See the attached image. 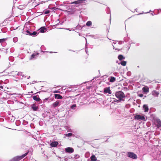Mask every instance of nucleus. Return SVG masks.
<instances>
[{
  "mask_svg": "<svg viewBox=\"0 0 161 161\" xmlns=\"http://www.w3.org/2000/svg\"><path fill=\"white\" fill-rule=\"evenodd\" d=\"M116 97L119 99L115 102H120L124 101L125 98V96L123 92L121 91H119L115 94Z\"/></svg>",
  "mask_w": 161,
  "mask_h": 161,
  "instance_id": "f257e3e1",
  "label": "nucleus"
},
{
  "mask_svg": "<svg viewBox=\"0 0 161 161\" xmlns=\"http://www.w3.org/2000/svg\"><path fill=\"white\" fill-rule=\"evenodd\" d=\"M27 154L28 153H26L20 156H18L15 157L12 159L10 160L9 161H19L25 157Z\"/></svg>",
  "mask_w": 161,
  "mask_h": 161,
  "instance_id": "f03ea898",
  "label": "nucleus"
},
{
  "mask_svg": "<svg viewBox=\"0 0 161 161\" xmlns=\"http://www.w3.org/2000/svg\"><path fill=\"white\" fill-rule=\"evenodd\" d=\"M127 155L128 157L131 158L133 159H136L137 158V155L131 152H128L127 153Z\"/></svg>",
  "mask_w": 161,
  "mask_h": 161,
  "instance_id": "7ed1b4c3",
  "label": "nucleus"
},
{
  "mask_svg": "<svg viewBox=\"0 0 161 161\" xmlns=\"http://www.w3.org/2000/svg\"><path fill=\"white\" fill-rule=\"evenodd\" d=\"M134 119L137 120H141L143 121H146V119H145L144 115H136L135 116Z\"/></svg>",
  "mask_w": 161,
  "mask_h": 161,
  "instance_id": "20e7f679",
  "label": "nucleus"
},
{
  "mask_svg": "<svg viewBox=\"0 0 161 161\" xmlns=\"http://www.w3.org/2000/svg\"><path fill=\"white\" fill-rule=\"evenodd\" d=\"M65 151L69 153H71L74 152V149L71 147H68L65 148Z\"/></svg>",
  "mask_w": 161,
  "mask_h": 161,
  "instance_id": "39448f33",
  "label": "nucleus"
},
{
  "mask_svg": "<svg viewBox=\"0 0 161 161\" xmlns=\"http://www.w3.org/2000/svg\"><path fill=\"white\" fill-rule=\"evenodd\" d=\"M156 125L158 129L161 127V121L160 119H158L156 120Z\"/></svg>",
  "mask_w": 161,
  "mask_h": 161,
  "instance_id": "423d86ee",
  "label": "nucleus"
},
{
  "mask_svg": "<svg viewBox=\"0 0 161 161\" xmlns=\"http://www.w3.org/2000/svg\"><path fill=\"white\" fill-rule=\"evenodd\" d=\"M104 92L105 93H108L109 94L111 93V91L109 87H106L104 89Z\"/></svg>",
  "mask_w": 161,
  "mask_h": 161,
  "instance_id": "0eeeda50",
  "label": "nucleus"
},
{
  "mask_svg": "<svg viewBox=\"0 0 161 161\" xmlns=\"http://www.w3.org/2000/svg\"><path fill=\"white\" fill-rule=\"evenodd\" d=\"M86 0H78L76 1H75L71 3H74L76 4H78L84 2V1H85Z\"/></svg>",
  "mask_w": 161,
  "mask_h": 161,
  "instance_id": "6e6552de",
  "label": "nucleus"
},
{
  "mask_svg": "<svg viewBox=\"0 0 161 161\" xmlns=\"http://www.w3.org/2000/svg\"><path fill=\"white\" fill-rule=\"evenodd\" d=\"M58 144V142L54 141L51 142L50 144V145L52 147H54L57 146Z\"/></svg>",
  "mask_w": 161,
  "mask_h": 161,
  "instance_id": "1a4fd4ad",
  "label": "nucleus"
},
{
  "mask_svg": "<svg viewBox=\"0 0 161 161\" xmlns=\"http://www.w3.org/2000/svg\"><path fill=\"white\" fill-rule=\"evenodd\" d=\"M13 73H12L14 74H16L17 73V75L18 76H23L24 75L23 74V73L21 72H17V71H13L12 72Z\"/></svg>",
  "mask_w": 161,
  "mask_h": 161,
  "instance_id": "9d476101",
  "label": "nucleus"
},
{
  "mask_svg": "<svg viewBox=\"0 0 161 161\" xmlns=\"http://www.w3.org/2000/svg\"><path fill=\"white\" fill-rule=\"evenodd\" d=\"M54 97L56 99H61L63 98L60 95L58 94H55Z\"/></svg>",
  "mask_w": 161,
  "mask_h": 161,
  "instance_id": "9b49d317",
  "label": "nucleus"
},
{
  "mask_svg": "<svg viewBox=\"0 0 161 161\" xmlns=\"http://www.w3.org/2000/svg\"><path fill=\"white\" fill-rule=\"evenodd\" d=\"M144 111L145 112H148V106L146 105H144L143 106Z\"/></svg>",
  "mask_w": 161,
  "mask_h": 161,
  "instance_id": "f8f14e48",
  "label": "nucleus"
},
{
  "mask_svg": "<svg viewBox=\"0 0 161 161\" xmlns=\"http://www.w3.org/2000/svg\"><path fill=\"white\" fill-rule=\"evenodd\" d=\"M59 102L58 101H56L55 102L53 103L52 105L54 108H56L58 106L59 104Z\"/></svg>",
  "mask_w": 161,
  "mask_h": 161,
  "instance_id": "ddd939ff",
  "label": "nucleus"
},
{
  "mask_svg": "<svg viewBox=\"0 0 161 161\" xmlns=\"http://www.w3.org/2000/svg\"><path fill=\"white\" fill-rule=\"evenodd\" d=\"M142 91L143 92L148 93L149 92V88L147 87H144L142 88Z\"/></svg>",
  "mask_w": 161,
  "mask_h": 161,
  "instance_id": "4468645a",
  "label": "nucleus"
},
{
  "mask_svg": "<svg viewBox=\"0 0 161 161\" xmlns=\"http://www.w3.org/2000/svg\"><path fill=\"white\" fill-rule=\"evenodd\" d=\"M91 161H96L97 160V158L94 155H92L90 157Z\"/></svg>",
  "mask_w": 161,
  "mask_h": 161,
  "instance_id": "2eb2a0df",
  "label": "nucleus"
},
{
  "mask_svg": "<svg viewBox=\"0 0 161 161\" xmlns=\"http://www.w3.org/2000/svg\"><path fill=\"white\" fill-rule=\"evenodd\" d=\"M39 30L41 33H44L46 30V28L45 27H42Z\"/></svg>",
  "mask_w": 161,
  "mask_h": 161,
  "instance_id": "dca6fc26",
  "label": "nucleus"
},
{
  "mask_svg": "<svg viewBox=\"0 0 161 161\" xmlns=\"http://www.w3.org/2000/svg\"><path fill=\"white\" fill-rule=\"evenodd\" d=\"M152 95L155 96L157 97L159 95V93L155 91H153L152 92Z\"/></svg>",
  "mask_w": 161,
  "mask_h": 161,
  "instance_id": "f3484780",
  "label": "nucleus"
},
{
  "mask_svg": "<svg viewBox=\"0 0 161 161\" xmlns=\"http://www.w3.org/2000/svg\"><path fill=\"white\" fill-rule=\"evenodd\" d=\"M33 98L34 100L37 102H38L40 100V98L36 96H33Z\"/></svg>",
  "mask_w": 161,
  "mask_h": 161,
  "instance_id": "a211bd4d",
  "label": "nucleus"
},
{
  "mask_svg": "<svg viewBox=\"0 0 161 161\" xmlns=\"http://www.w3.org/2000/svg\"><path fill=\"white\" fill-rule=\"evenodd\" d=\"M115 80V78L114 77H111L110 78L109 81L110 82H113Z\"/></svg>",
  "mask_w": 161,
  "mask_h": 161,
  "instance_id": "6ab92c4d",
  "label": "nucleus"
},
{
  "mask_svg": "<svg viewBox=\"0 0 161 161\" xmlns=\"http://www.w3.org/2000/svg\"><path fill=\"white\" fill-rule=\"evenodd\" d=\"M118 58L120 60L125 59V58L122 55H119L118 57Z\"/></svg>",
  "mask_w": 161,
  "mask_h": 161,
  "instance_id": "aec40b11",
  "label": "nucleus"
},
{
  "mask_svg": "<svg viewBox=\"0 0 161 161\" xmlns=\"http://www.w3.org/2000/svg\"><path fill=\"white\" fill-rule=\"evenodd\" d=\"M38 53H37L36 54V53H33V54L31 56V57L30 58V59H33L35 57V56L36 55H38Z\"/></svg>",
  "mask_w": 161,
  "mask_h": 161,
  "instance_id": "412c9836",
  "label": "nucleus"
},
{
  "mask_svg": "<svg viewBox=\"0 0 161 161\" xmlns=\"http://www.w3.org/2000/svg\"><path fill=\"white\" fill-rule=\"evenodd\" d=\"M126 62L125 61H123L120 62V64L123 66H125L126 65Z\"/></svg>",
  "mask_w": 161,
  "mask_h": 161,
  "instance_id": "4be33fe9",
  "label": "nucleus"
},
{
  "mask_svg": "<svg viewBox=\"0 0 161 161\" xmlns=\"http://www.w3.org/2000/svg\"><path fill=\"white\" fill-rule=\"evenodd\" d=\"M92 24V22L90 21H89L86 22V25L87 26H90Z\"/></svg>",
  "mask_w": 161,
  "mask_h": 161,
  "instance_id": "5701e85b",
  "label": "nucleus"
},
{
  "mask_svg": "<svg viewBox=\"0 0 161 161\" xmlns=\"http://www.w3.org/2000/svg\"><path fill=\"white\" fill-rule=\"evenodd\" d=\"M37 35V32L36 31H33L31 33V36H36Z\"/></svg>",
  "mask_w": 161,
  "mask_h": 161,
  "instance_id": "b1692460",
  "label": "nucleus"
},
{
  "mask_svg": "<svg viewBox=\"0 0 161 161\" xmlns=\"http://www.w3.org/2000/svg\"><path fill=\"white\" fill-rule=\"evenodd\" d=\"M18 38L17 37H14L13 38V41L14 42H17L18 41Z\"/></svg>",
  "mask_w": 161,
  "mask_h": 161,
  "instance_id": "393cba45",
  "label": "nucleus"
},
{
  "mask_svg": "<svg viewBox=\"0 0 161 161\" xmlns=\"http://www.w3.org/2000/svg\"><path fill=\"white\" fill-rule=\"evenodd\" d=\"M72 134L71 133H69L68 134H65V135L66 136L69 137L72 136Z\"/></svg>",
  "mask_w": 161,
  "mask_h": 161,
  "instance_id": "a878e982",
  "label": "nucleus"
},
{
  "mask_svg": "<svg viewBox=\"0 0 161 161\" xmlns=\"http://www.w3.org/2000/svg\"><path fill=\"white\" fill-rule=\"evenodd\" d=\"M26 34L27 35H31V33H32V32L30 31H29L28 30H26Z\"/></svg>",
  "mask_w": 161,
  "mask_h": 161,
  "instance_id": "bb28decb",
  "label": "nucleus"
},
{
  "mask_svg": "<svg viewBox=\"0 0 161 161\" xmlns=\"http://www.w3.org/2000/svg\"><path fill=\"white\" fill-rule=\"evenodd\" d=\"M32 108L34 111H36L37 108L36 106H32Z\"/></svg>",
  "mask_w": 161,
  "mask_h": 161,
  "instance_id": "cd10ccee",
  "label": "nucleus"
},
{
  "mask_svg": "<svg viewBox=\"0 0 161 161\" xmlns=\"http://www.w3.org/2000/svg\"><path fill=\"white\" fill-rule=\"evenodd\" d=\"M3 49H2L1 51H3V52H5L6 53V54H7V53L8 52V51H8V48H7L6 49H5V51H4V50H3Z\"/></svg>",
  "mask_w": 161,
  "mask_h": 161,
  "instance_id": "c85d7f7f",
  "label": "nucleus"
},
{
  "mask_svg": "<svg viewBox=\"0 0 161 161\" xmlns=\"http://www.w3.org/2000/svg\"><path fill=\"white\" fill-rule=\"evenodd\" d=\"M49 12H50V11H49V10H46V11H44V12H43L44 14H48L49 13Z\"/></svg>",
  "mask_w": 161,
  "mask_h": 161,
  "instance_id": "c756f323",
  "label": "nucleus"
},
{
  "mask_svg": "<svg viewBox=\"0 0 161 161\" xmlns=\"http://www.w3.org/2000/svg\"><path fill=\"white\" fill-rule=\"evenodd\" d=\"M76 107V105L75 104H73L72 105L71 107V109H74Z\"/></svg>",
  "mask_w": 161,
  "mask_h": 161,
  "instance_id": "7c9ffc66",
  "label": "nucleus"
},
{
  "mask_svg": "<svg viewBox=\"0 0 161 161\" xmlns=\"http://www.w3.org/2000/svg\"><path fill=\"white\" fill-rule=\"evenodd\" d=\"M5 41V39H0V43L4 42Z\"/></svg>",
  "mask_w": 161,
  "mask_h": 161,
  "instance_id": "2f4dec72",
  "label": "nucleus"
},
{
  "mask_svg": "<svg viewBox=\"0 0 161 161\" xmlns=\"http://www.w3.org/2000/svg\"><path fill=\"white\" fill-rule=\"evenodd\" d=\"M127 75L128 76H130L131 75V72L130 71H128L127 73Z\"/></svg>",
  "mask_w": 161,
  "mask_h": 161,
  "instance_id": "473e14b6",
  "label": "nucleus"
},
{
  "mask_svg": "<svg viewBox=\"0 0 161 161\" xmlns=\"http://www.w3.org/2000/svg\"><path fill=\"white\" fill-rule=\"evenodd\" d=\"M60 92L58 90L55 91H53V93H59Z\"/></svg>",
  "mask_w": 161,
  "mask_h": 161,
  "instance_id": "72a5a7b5",
  "label": "nucleus"
},
{
  "mask_svg": "<svg viewBox=\"0 0 161 161\" xmlns=\"http://www.w3.org/2000/svg\"><path fill=\"white\" fill-rule=\"evenodd\" d=\"M124 42L123 41H119L118 42V44L119 45L122 44Z\"/></svg>",
  "mask_w": 161,
  "mask_h": 161,
  "instance_id": "f704fd0d",
  "label": "nucleus"
},
{
  "mask_svg": "<svg viewBox=\"0 0 161 161\" xmlns=\"http://www.w3.org/2000/svg\"><path fill=\"white\" fill-rule=\"evenodd\" d=\"M128 37H125V38L124 39V41L125 42H127V41L126 40V39H128Z\"/></svg>",
  "mask_w": 161,
  "mask_h": 161,
  "instance_id": "c9c22d12",
  "label": "nucleus"
},
{
  "mask_svg": "<svg viewBox=\"0 0 161 161\" xmlns=\"http://www.w3.org/2000/svg\"><path fill=\"white\" fill-rule=\"evenodd\" d=\"M143 94H139V96L141 97H142L143 96Z\"/></svg>",
  "mask_w": 161,
  "mask_h": 161,
  "instance_id": "e433bc0d",
  "label": "nucleus"
},
{
  "mask_svg": "<svg viewBox=\"0 0 161 161\" xmlns=\"http://www.w3.org/2000/svg\"><path fill=\"white\" fill-rule=\"evenodd\" d=\"M86 53L87 54L88 53V50H87V49H86Z\"/></svg>",
  "mask_w": 161,
  "mask_h": 161,
  "instance_id": "4c0bfd02",
  "label": "nucleus"
},
{
  "mask_svg": "<svg viewBox=\"0 0 161 161\" xmlns=\"http://www.w3.org/2000/svg\"><path fill=\"white\" fill-rule=\"evenodd\" d=\"M0 90L3 89V86H0Z\"/></svg>",
  "mask_w": 161,
  "mask_h": 161,
  "instance_id": "58836bf2",
  "label": "nucleus"
},
{
  "mask_svg": "<svg viewBox=\"0 0 161 161\" xmlns=\"http://www.w3.org/2000/svg\"><path fill=\"white\" fill-rule=\"evenodd\" d=\"M113 48H114V49H115V50H120V49H117V48H115V47H114V46L113 45Z\"/></svg>",
  "mask_w": 161,
  "mask_h": 161,
  "instance_id": "ea45409f",
  "label": "nucleus"
},
{
  "mask_svg": "<svg viewBox=\"0 0 161 161\" xmlns=\"http://www.w3.org/2000/svg\"><path fill=\"white\" fill-rule=\"evenodd\" d=\"M116 42H113V44H116Z\"/></svg>",
  "mask_w": 161,
  "mask_h": 161,
  "instance_id": "a19ab883",
  "label": "nucleus"
},
{
  "mask_svg": "<svg viewBox=\"0 0 161 161\" xmlns=\"http://www.w3.org/2000/svg\"><path fill=\"white\" fill-rule=\"evenodd\" d=\"M50 53H55V52H50Z\"/></svg>",
  "mask_w": 161,
  "mask_h": 161,
  "instance_id": "79ce46f5",
  "label": "nucleus"
},
{
  "mask_svg": "<svg viewBox=\"0 0 161 161\" xmlns=\"http://www.w3.org/2000/svg\"><path fill=\"white\" fill-rule=\"evenodd\" d=\"M142 14V13H140V14H138V15L140 14Z\"/></svg>",
  "mask_w": 161,
  "mask_h": 161,
  "instance_id": "37998d69",
  "label": "nucleus"
},
{
  "mask_svg": "<svg viewBox=\"0 0 161 161\" xmlns=\"http://www.w3.org/2000/svg\"><path fill=\"white\" fill-rule=\"evenodd\" d=\"M30 77V76H29V77H28V79H29Z\"/></svg>",
  "mask_w": 161,
  "mask_h": 161,
  "instance_id": "c03bdc74",
  "label": "nucleus"
},
{
  "mask_svg": "<svg viewBox=\"0 0 161 161\" xmlns=\"http://www.w3.org/2000/svg\"><path fill=\"white\" fill-rule=\"evenodd\" d=\"M0 50H1V49H0Z\"/></svg>",
  "mask_w": 161,
  "mask_h": 161,
  "instance_id": "a18cd8bd",
  "label": "nucleus"
}]
</instances>
